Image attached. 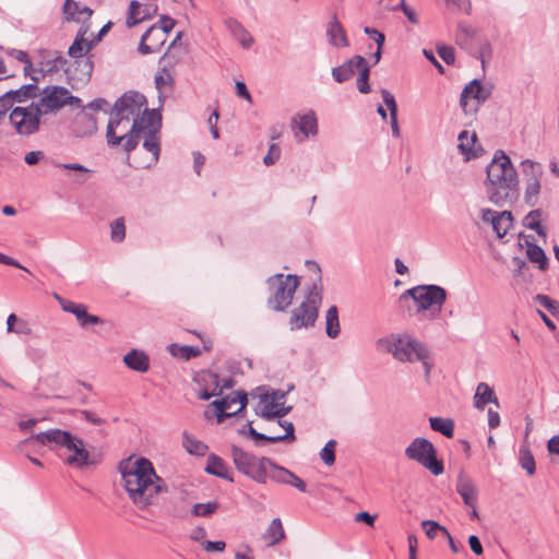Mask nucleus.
I'll return each mask as SVG.
<instances>
[{
  "instance_id": "obj_1",
  "label": "nucleus",
  "mask_w": 559,
  "mask_h": 559,
  "mask_svg": "<svg viewBox=\"0 0 559 559\" xmlns=\"http://www.w3.org/2000/svg\"><path fill=\"white\" fill-rule=\"evenodd\" d=\"M123 488L131 501L144 510L155 503L162 492L167 491L165 480L159 477L146 457L130 456L119 463Z\"/></svg>"
},
{
  "instance_id": "obj_2",
  "label": "nucleus",
  "mask_w": 559,
  "mask_h": 559,
  "mask_svg": "<svg viewBox=\"0 0 559 559\" xmlns=\"http://www.w3.org/2000/svg\"><path fill=\"white\" fill-rule=\"evenodd\" d=\"M159 127L160 115L155 109H145L142 119H135L131 124L122 141L123 150L130 153L143 139V150L147 153L144 157H139L138 154L133 155L132 160L135 168H148L157 163L160 154Z\"/></svg>"
},
{
  "instance_id": "obj_3",
  "label": "nucleus",
  "mask_w": 559,
  "mask_h": 559,
  "mask_svg": "<svg viewBox=\"0 0 559 559\" xmlns=\"http://www.w3.org/2000/svg\"><path fill=\"white\" fill-rule=\"evenodd\" d=\"M486 192L491 203L503 206L515 201L519 197L518 173L509 156L502 151H496L486 168Z\"/></svg>"
},
{
  "instance_id": "obj_4",
  "label": "nucleus",
  "mask_w": 559,
  "mask_h": 559,
  "mask_svg": "<svg viewBox=\"0 0 559 559\" xmlns=\"http://www.w3.org/2000/svg\"><path fill=\"white\" fill-rule=\"evenodd\" d=\"M146 108V98L138 92H129L118 98L111 109L107 126L106 138L109 146H117L122 143L126 134L116 135L117 128L123 122L130 124L135 119H142Z\"/></svg>"
},
{
  "instance_id": "obj_5",
  "label": "nucleus",
  "mask_w": 559,
  "mask_h": 559,
  "mask_svg": "<svg viewBox=\"0 0 559 559\" xmlns=\"http://www.w3.org/2000/svg\"><path fill=\"white\" fill-rule=\"evenodd\" d=\"M380 343L384 346L386 352L391 353L399 361H421L425 369V376L429 377L432 369L430 352L420 341L408 334H403L391 335L385 340H381Z\"/></svg>"
},
{
  "instance_id": "obj_6",
  "label": "nucleus",
  "mask_w": 559,
  "mask_h": 559,
  "mask_svg": "<svg viewBox=\"0 0 559 559\" xmlns=\"http://www.w3.org/2000/svg\"><path fill=\"white\" fill-rule=\"evenodd\" d=\"M447 290L439 285H417L403 292L399 301L404 302L413 299L418 312L430 310L432 316H438L447 301Z\"/></svg>"
},
{
  "instance_id": "obj_7",
  "label": "nucleus",
  "mask_w": 559,
  "mask_h": 559,
  "mask_svg": "<svg viewBox=\"0 0 559 559\" xmlns=\"http://www.w3.org/2000/svg\"><path fill=\"white\" fill-rule=\"evenodd\" d=\"M270 292L267 305L277 312L285 311L293 301L294 295L299 286L297 275H284L282 273L270 276L266 280Z\"/></svg>"
},
{
  "instance_id": "obj_8",
  "label": "nucleus",
  "mask_w": 559,
  "mask_h": 559,
  "mask_svg": "<svg viewBox=\"0 0 559 559\" xmlns=\"http://www.w3.org/2000/svg\"><path fill=\"white\" fill-rule=\"evenodd\" d=\"M322 301L321 278L313 283L305 300L292 310L290 330L307 329L313 326L318 319V309Z\"/></svg>"
},
{
  "instance_id": "obj_9",
  "label": "nucleus",
  "mask_w": 559,
  "mask_h": 559,
  "mask_svg": "<svg viewBox=\"0 0 559 559\" xmlns=\"http://www.w3.org/2000/svg\"><path fill=\"white\" fill-rule=\"evenodd\" d=\"M231 459L237 471L258 484L267 481L269 464L272 460L264 456H255L237 445H231Z\"/></svg>"
},
{
  "instance_id": "obj_10",
  "label": "nucleus",
  "mask_w": 559,
  "mask_h": 559,
  "mask_svg": "<svg viewBox=\"0 0 559 559\" xmlns=\"http://www.w3.org/2000/svg\"><path fill=\"white\" fill-rule=\"evenodd\" d=\"M407 459L417 462L432 475L439 476L444 472L443 462L437 459V450L426 438H415L405 449Z\"/></svg>"
},
{
  "instance_id": "obj_11",
  "label": "nucleus",
  "mask_w": 559,
  "mask_h": 559,
  "mask_svg": "<svg viewBox=\"0 0 559 559\" xmlns=\"http://www.w3.org/2000/svg\"><path fill=\"white\" fill-rule=\"evenodd\" d=\"M40 98L36 104L43 115L56 112L66 105L82 108V100L73 96L67 87L49 85L40 93Z\"/></svg>"
},
{
  "instance_id": "obj_12",
  "label": "nucleus",
  "mask_w": 559,
  "mask_h": 559,
  "mask_svg": "<svg viewBox=\"0 0 559 559\" xmlns=\"http://www.w3.org/2000/svg\"><path fill=\"white\" fill-rule=\"evenodd\" d=\"M41 116V111L33 102L29 106L13 108L9 120L19 135L28 136L39 130Z\"/></svg>"
},
{
  "instance_id": "obj_13",
  "label": "nucleus",
  "mask_w": 559,
  "mask_h": 559,
  "mask_svg": "<svg viewBox=\"0 0 559 559\" xmlns=\"http://www.w3.org/2000/svg\"><path fill=\"white\" fill-rule=\"evenodd\" d=\"M175 21L169 16H162L158 25H152L141 37L139 52L147 55L157 51L165 43L167 34L174 28Z\"/></svg>"
},
{
  "instance_id": "obj_14",
  "label": "nucleus",
  "mask_w": 559,
  "mask_h": 559,
  "mask_svg": "<svg viewBox=\"0 0 559 559\" xmlns=\"http://www.w3.org/2000/svg\"><path fill=\"white\" fill-rule=\"evenodd\" d=\"M491 95V88L485 86L480 80L474 79L462 91L460 106L466 115L476 114Z\"/></svg>"
},
{
  "instance_id": "obj_15",
  "label": "nucleus",
  "mask_w": 559,
  "mask_h": 559,
  "mask_svg": "<svg viewBox=\"0 0 559 559\" xmlns=\"http://www.w3.org/2000/svg\"><path fill=\"white\" fill-rule=\"evenodd\" d=\"M522 170L526 177L524 200L530 206L537 204L540 192V178L544 174L543 166L531 159L522 162Z\"/></svg>"
},
{
  "instance_id": "obj_16",
  "label": "nucleus",
  "mask_w": 559,
  "mask_h": 559,
  "mask_svg": "<svg viewBox=\"0 0 559 559\" xmlns=\"http://www.w3.org/2000/svg\"><path fill=\"white\" fill-rule=\"evenodd\" d=\"M247 402L245 392H236L233 396L213 401L211 406L216 409L217 421L222 423L226 418L238 415L246 407Z\"/></svg>"
},
{
  "instance_id": "obj_17",
  "label": "nucleus",
  "mask_w": 559,
  "mask_h": 559,
  "mask_svg": "<svg viewBox=\"0 0 559 559\" xmlns=\"http://www.w3.org/2000/svg\"><path fill=\"white\" fill-rule=\"evenodd\" d=\"M199 381H202L206 384L204 389L199 391V399L207 401L212 396H218L223 393L224 389H230L234 385L233 378H226L223 380V383H219L218 376L211 371H203L199 374Z\"/></svg>"
},
{
  "instance_id": "obj_18",
  "label": "nucleus",
  "mask_w": 559,
  "mask_h": 559,
  "mask_svg": "<svg viewBox=\"0 0 559 559\" xmlns=\"http://www.w3.org/2000/svg\"><path fill=\"white\" fill-rule=\"evenodd\" d=\"M56 299L59 301L62 310L66 312H70L75 316L82 328H87L90 325L98 324L102 320L99 317L87 313V308L83 304H75L71 300L64 299L59 295H55Z\"/></svg>"
},
{
  "instance_id": "obj_19",
  "label": "nucleus",
  "mask_w": 559,
  "mask_h": 559,
  "mask_svg": "<svg viewBox=\"0 0 559 559\" xmlns=\"http://www.w3.org/2000/svg\"><path fill=\"white\" fill-rule=\"evenodd\" d=\"M157 11L156 4H142L136 0H132L129 4L128 17L126 21L127 26L133 27L134 25L151 19Z\"/></svg>"
},
{
  "instance_id": "obj_20",
  "label": "nucleus",
  "mask_w": 559,
  "mask_h": 559,
  "mask_svg": "<svg viewBox=\"0 0 559 559\" xmlns=\"http://www.w3.org/2000/svg\"><path fill=\"white\" fill-rule=\"evenodd\" d=\"M171 59L173 56L167 51L160 59L163 67L155 74L154 82L159 93H162L166 87L173 90L174 78L171 72L168 70V67H174L176 61H173Z\"/></svg>"
},
{
  "instance_id": "obj_21",
  "label": "nucleus",
  "mask_w": 559,
  "mask_h": 559,
  "mask_svg": "<svg viewBox=\"0 0 559 559\" xmlns=\"http://www.w3.org/2000/svg\"><path fill=\"white\" fill-rule=\"evenodd\" d=\"M456 491L462 497L464 503L474 508L477 501V491L473 480L463 472H461L456 479Z\"/></svg>"
},
{
  "instance_id": "obj_22",
  "label": "nucleus",
  "mask_w": 559,
  "mask_h": 559,
  "mask_svg": "<svg viewBox=\"0 0 559 559\" xmlns=\"http://www.w3.org/2000/svg\"><path fill=\"white\" fill-rule=\"evenodd\" d=\"M69 438V431L61 429H49L39 433L32 435L25 442L35 441L41 445L55 444L61 447L63 441Z\"/></svg>"
},
{
  "instance_id": "obj_23",
  "label": "nucleus",
  "mask_w": 559,
  "mask_h": 559,
  "mask_svg": "<svg viewBox=\"0 0 559 559\" xmlns=\"http://www.w3.org/2000/svg\"><path fill=\"white\" fill-rule=\"evenodd\" d=\"M365 58L362 56L356 55L352 59L345 61L343 64L332 69V76L337 83H343L349 80L355 69L359 66H364Z\"/></svg>"
},
{
  "instance_id": "obj_24",
  "label": "nucleus",
  "mask_w": 559,
  "mask_h": 559,
  "mask_svg": "<svg viewBox=\"0 0 559 559\" xmlns=\"http://www.w3.org/2000/svg\"><path fill=\"white\" fill-rule=\"evenodd\" d=\"M329 44L334 47H347L349 45L344 27L336 14H333L326 28Z\"/></svg>"
},
{
  "instance_id": "obj_25",
  "label": "nucleus",
  "mask_w": 559,
  "mask_h": 559,
  "mask_svg": "<svg viewBox=\"0 0 559 559\" xmlns=\"http://www.w3.org/2000/svg\"><path fill=\"white\" fill-rule=\"evenodd\" d=\"M123 362L128 368L134 370L136 372H146L150 368V359L148 356L139 349H131L123 357Z\"/></svg>"
},
{
  "instance_id": "obj_26",
  "label": "nucleus",
  "mask_w": 559,
  "mask_h": 559,
  "mask_svg": "<svg viewBox=\"0 0 559 559\" xmlns=\"http://www.w3.org/2000/svg\"><path fill=\"white\" fill-rule=\"evenodd\" d=\"M205 472L216 477L234 481L229 467L225 461L215 454H210L207 456Z\"/></svg>"
},
{
  "instance_id": "obj_27",
  "label": "nucleus",
  "mask_w": 559,
  "mask_h": 559,
  "mask_svg": "<svg viewBox=\"0 0 559 559\" xmlns=\"http://www.w3.org/2000/svg\"><path fill=\"white\" fill-rule=\"evenodd\" d=\"M226 27L233 37L243 47L249 48L253 44V37L250 33L235 19H228L225 22Z\"/></svg>"
},
{
  "instance_id": "obj_28",
  "label": "nucleus",
  "mask_w": 559,
  "mask_h": 559,
  "mask_svg": "<svg viewBox=\"0 0 559 559\" xmlns=\"http://www.w3.org/2000/svg\"><path fill=\"white\" fill-rule=\"evenodd\" d=\"M63 14L67 21L80 22L81 17L86 15V20H91L93 10L86 5L80 7L78 2L73 0H66L63 3Z\"/></svg>"
},
{
  "instance_id": "obj_29",
  "label": "nucleus",
  "mask_w": 559,
  "mask_h": 559,
  "mask_svg": "<svg viewBox=\"0 0 559 559\" xmlns=\"http://www.w3.org/2000/svg\"><path fill=\"white\" fill-rule=\"evenodd\" d=\"M459 150L465 156V159L476 158L478 157L477 151L474 148L477 142V135L475 132L469 134L466 130L462 131L459 134Z\"/></svg>"
},
{
  "instance_id": "obj_30",
  "label": "nucleus",
  "mask_w": 559,
  "mask_h": 559,
  "mask_svg": "<svg viewBox=\"0 0 559 559\" xmlns=\"http://www.w3.org/2000/svg\"><path fill=\"white\" fill-rule=\"evenodd\" d=\"M31 78L33 80V83L25 84L17 90H11L7 92L10 95V97L14 100V103H22L27 99L35 98L37 96L39 92V88L37 86L38 78L35 75H32Z\"/></svg>"
},
{
  "instance_id": "obj_31",
  "label": "nucleus",
  "mask_w": 559,
  "mask_h": 559,
  "mask_svg": "<svg viewBox=\"0 0 559 559\" xmlns=\"http://www.w3.org/2000/svg\"><path fill=\"white\" fill-rule=\"evenodd\" d=\"M488 403H495L498 405V399L495 391L485 382L478 383L474 395V404L478 409H484Z\"/></svg>"
},
{
  "instance_id": "obj_32",
  "label": "nucleus",
  "mask_w": 559,
  "mask_h": 559,
  "mask_svg": "<svg viewBox=\"0 0 559 559\" xmlns=\"http://www.w3.org/2000/svg\"><path fill=\"white\" fill-rule=\"evenodd\" d=\"M94 69V63L91 57H85L74 60L73 76L80 83H86L90 81Z\"/></svg>"
},
{
  "instance_id": "obj_33",
  "label": "nucleus",
  "mask_w": 559,
  "mask_h": 559,
  "mask_svg": "<svg viewBox=\"0 0 559 559\" xmlns=\"http://www.w3.org/2000/svg\"><path fill=\"white\" fill-rule=\"evenodd\" d=\"M73 453L70 454L66 459V463L70 466L82 468L84 466H87L91 464L90 462V453L85 449L84 442L81 439V445L76 444V447L72 451Z\"/></svg>"
},
{
  "instance_id": "obj_34",
  "label": "nucleus",
  "mask_w": 559,
  "mask_h": 559,
  "mask_svg": "<svg viewBox=\"0 0 559 559\" xmlns=\"http://www.w3.org/2000/svg\"><path fill=\"white\" fill-rule=\"evenodd\" d=\"M263 538L267 542V546H274L285 538V531L281 519L276 518L271 521L263 534Z\"/></svg>"
},
{
  "instance_id": "obj_35",
  "label": "nucleus",
  "mask_w": 559,
  "mask_h": 559,
  "mask_svg": "<svg viewBox=\"0 0 559 559\" xmlns=\"http://www.w3.org/2000/svg\"><path fill=\"white\" fill-rule=\"evenodd\" d=\"M512 213L509 211H503L496 215L491 224L499 238H502L507 235L508 230L512 227Z\"/></svg>"
},
{
  "instance_id": "obj_36",
  "label": "nucleus",
  "mask_w": 559,
  "mask_h": 559,
  "mask_svg": "<svg viewBox=\"0 0 559 559\" xmlns=\"http://www.w3.org/2000/svg\"><path fill=\"white\" fill-rule=\"evenodd\" d=\"M325 332L331 338L337 337L341 332L338 310L336 306H331L326 311Z\"/></svg>"
},
{
  "instance_id": "obj_37",
  "label": "nucleus",
  "mask_w": 559,
  "mask_h": 559,
  "mask_svg": "<svg viewBox=\"0 0 559 559\" xmlns=\"http://www.w3.org/2000/svg\"><path fill=\"white\" fill-rule=\"evenodd\" d=\"M93 47L94 44L91 39H80V37L75 36L74 41L69 47L68 53L73 59L85 58Z\"/></svg>"
},
{
  "instance_id": "obj_38",
  "label": "nucleus",
  "mask_w": 559,
  "mask_h": 559,
  "mask_svg": "<svg viewBox=\"0 0 559 559\" xmlns=\"http://www.w3.org/2000/svg\"><path fill=\"white\" fill-rule=\"evenodd\" d=\"M429 423L433 431L440 432L447 438L453 437L454 421L451 418L430 417Z\"/></svg>"
},
{
  "instance_id": "obj_39",
  "label": "nucleus",
  "mask_w": 559,
  "mask_h": 559,
  "mask_svg": "<svg viewBox=\"0 0 559 559\" xmlns=\"http://www.w3.org/2000/svg\"><path fill=\"white\" fill-rule=\"evenodd\" d=\"M168 350L173 356L180 357L186 360H189L201 355V349L197 346L178 345L176 343L170 344L168 346Z\"/></svg>"
},
{
  "instance_id": "obj_40",
  "label": "nucleus",
  "mask_w": 559,
  "mask_h": 559,
  "mask_svg": "<svg viewBox=\"0 0 559 559\" xmlns=\"http://www.w3.org/2000/svg\"><path fill=\"white\" fill-rule=\"evenodd\" d=\"M298 128L305 136L316 135L318 132L316 114L313 111H309L308 114L299 116Z\"/></svg>"
},
{
  "instance_id": "obj_41",
  "label": "nucleus",
  "mask_w": 559,
  "mask_h": 559,
  "mask_svg": "<svg viewBox=\"0 0 559 559\" xmlns=\"http://www.w3.org/2000/svg\"><path fill=\"white\" fill-rule=\"evenodd\" d=\"M290 473L292 472L289 469L280 466L272 461V464H269L267 468V479L286 485L290 479Z\"/></svg>"
},
{
  "instance_id": "obj_42",
  "label": "nucleus",
  "mask_w": 559,
  "mask_h": 559,
  "mask_svg": "<svg viewBox=\"0 0 559 559\" xmlns=\"http://www.w3.org/2000/svg\"><path fill=\"white\" fill-rule=\"evenodd\" d=\"M183 447L190 454L199 456L204 455L209 449V447L204 442L194 439L187 432L183 433Z\"/></svg>"
},
{
  "instance_id": "obj_43",
  "label": "nucleus",
  "mask_w": 559,
  "mask_h": 559,
  "mask_svg": "<svg viewBox=\"0 0 559 559\" xmlns=\"http://www.w3.org/2000/svg\"><path fill=\"white\" fill-rule=\"evenodd\" d=\"M528 259L534 262L538 263V266L542 271L546 270L548 267V259L544 252V250L534 243H530L527 246L526 250Z\"/></svg>"
},
{
  "instance_id": "obj_44",
  "label": "nucleus",
  "mask_w": 559,
  "mask_h": 559,
  "mask_svg": "<svg viewBox=\"0 0 559 559\" xmlns=\"http://www.w3.org/2000/svg\"><path fill=\"white\" fill-rule=\"evenodd\" d=\"M542 216L540 210H532L523 219V225L532 230H535L539 236L545 237L546 231L540 226L539 218Z\"/></svg>"
},
{
  "instance_id": "obj_45",
  "label": "nucleus",
  "mask_w": 559,
  "mask_h": 559,
  "mask_svg": "<svg viewBox=\"0 0 559 559\" xmlns=\"http://www.w3.org/2000/svg\"><path fill=\"white\" fill-rule=\"evenodd\" d=\"M278 425L285 429V433L284 435H271L270 442L276 443V442H282V441H288V442L295 441L296 437H295V428H294L293 423L278 419Z\"/></svg>"
},
{
  "instance_id": "obj_46",
  "label": "nucleus",
  "mask_w": 559,
  "mask_h": 559,
  "mask_svg": "<svg viewBox=\"0 0 559 559\" xmlns=\"http://www.w3.org/2000/svg\"><path fill=\"white\" fill-rule=\"evenodd\" d=\"M219 508V503L217 501H209L206 503H195L191 509V514L193 516H211L215 513Z\"/></svg>"
},
{
  "instance_id": "obj_47",
  "label": "nucleus",
  "mask_w": 559,
  "mask_h": 559,
  "mask_svg": "<svg viewBox=\"0 0 559 559\" xmlns=\"http://www.w3.org/2000/svg\"><path fill=\"white\" fill-rule=\"evenodd\" d=\"M357 70H359V75L356 80L357 88L361 94H367L370 92V85H369L370 69H369V66L367 64V61L365 60L364 66H359L357 68Z\"/></svg>"
},
{
  "instance_id": "obj_48",
  "label": "nucleus",
  "mask_w": 559,
  "mask_h": 559,
  "mask_svg": "<svg viewBox=\"0 0 559 559\" xmlns=\"http://www.w3.org/2000/svg\"><path fill=\"white\" fill-rule=\"evenodd\" d=\"M126 238V224L123 217H118L110 224V239L114 242H121Z\"/></svg>"
},
{
  "instance_id": "obj_49",
  "label": "nucleus",
  "mask_w": 559,
  "mask_h": 559,
  "mask_svg": "<svg viewBox=\"0 0 559 559\" xmlns=\"http://www.w3.org/2000/svg\"><path fill=\"white\" fill-rule=\"evenodd\" d=\"M335 449L336 441L332 439L329 440L320 451V459L325 465L331 466L335 463Z\"/></svg>"
},
{
  "instance_id": "obj_50",
  "label": "nucleus",
  "mask_w": 559,
  "mask_h": 559,
  "mask_svg": "<svg viewBox=\"0 0 559 559\" xmlns=\"http://www.w3.org/2000/svg\"><path fill=\"white\" fill-rule=\"evenodd\" d=\"M520 464L523 469L527 472L528 475H533L535 473V460L533 454L528 449H520Z\"/></svg>"
},
{
  "instance_id": "obj_51",
  "label": "nucleus",
  "mask_w": 559,
  "mask_h": 559,
  "mask_svg": "<svg viewBox=\"0 0 559 559\" xmlns=\"http://www.w3.org/2000/svg\"><path fill=\"white\" fill-rule=\"evenodd\" d=\"M535 300L546 308L552 316L559 313V302L557 300L551 299L547 295L538 294L535 296Z\"/></svg>"
},
{
  "instance_id": "obj_52",
  "label": "nucleus",
  "mask_w": 559,
  "mask_h": 559,
  "mask_svg": "<svg viewBox=\"0 0 559 559\" xmlns=\"http://www.w3.org/2000/svg\"><path fill=\"white\" fill-rule=\"evenodd\" d=\"M421 526H423L427 537L430 539H433L437 536V532L442 533V528H445L444 526H441L437 521H432V520L423 521Z\"/></svg>"
},
{
  "instance_id": "obj_53",
  "label": "nucleus",
  "mask_w": 559,
  "mask_h": 559,
  "mask_svg": "<svg viewBox=\"0 0 559 559\" xmlns=\"http://www.w3.org/2000/svg\"><path fill=\"white\" fill-rule=\"evenodd\" d=\"M381 96H382L383 103L385 104V106L388 107V109L390 111V116L397 115V104H396L394 95L390 91L382 88Z\"/></svg>"
},
{
  "instance_id": "obj_54",
  "label": "nucleus",
  "mask_w": 559,
  "mask_h": 559,
  "mask_svg": "<svg viewBox=\"0 0 559 559\" xmlns=\"http://www.w3.org/2000/svg\"><path fill=\"white\" fill-rule=\"evenodd\" d=\"M248 428V430L246 431V428L243 427L241 430H239V433L240 435H245V433H248V436L250 438H252L255 443L258 444L259 441H267L270 442V438L271 436H267V435H264V433H261V432H258L253 427H252V423L249 421L246 426Z\"/></svg>"
},
{
  "instance_id": "obj_55",
  "label": "nucleus",
  "mask_w": 559,
  "mask_h": 559,
  "mask_svg": "<svg viewBox=\"0 0 559 559\" xmlns=\"http://www.w3.org/2000/svg\"><path fill=\"white\" fill-rule=\"evenodd\" d=\"M76 122L78 123H85L86 128H87V131L90 133H93L97 129L95 117L92 114H88V112H85V111H82V112H80L78 115Z\"/></svg>"
},
{
  "instance_id": "obj_56",
  "label": "nucleus",
  "mask_w": 559,
  "mask_h": 559,
  "mask_svg": "<svg viewBox=\"0 0 559 559\" xmlns=\"http://www.w3.org/2000/svg\"><path fill=\"white\" fill-rule=\"evenodd\" d=\"M11 55L17 59L19 61L23 62L25 64L24 67V73L25 75H28L31 74V72L33 71V64L28 58V55L27 52L23 51V50H15L13 49Z\"/></svg>"
},
{
  "instance_id": "obj_57",
  "label": "nucleus",
  "mask_w": 559,
  "mask_h": 559,
  "mask_svg": "<svg viewBox=\"0 0 559 559\" xmlns=\"http://www.w3.org/2000/svg\"><path fill=\"white\" fill-rule=\"evenodd\" d=\"M438 55L447 64H453L455 61L454 48L450 46H439Z\"/></svg>"
},
{
  "instance_id": "obj_58",
  "label": "nucleus",
  "mask_w": 559,
  "mask_h": 559,
  "mask_svg": "<svg viewBox=\"0 0 559 559\" xmlns=\"http://www.w3.org/2000/svg\"><path fill=\"white\" fill-rule=\"evenodd\" d=\"M399 8L403 11V13L406 15L407 20L411 23H413V24L418 23V17H417L415 10L413 8H411L409 5H407L404 0H401L399 5L393 7L392 9L396 10Z\"/></svg>"
},
{
  "instance_id": "obj_59",
  "label": "nucleus",
  "mask_w": 559,
  "mask_h": 559,
  "mask_svg": "<svg viewBox=\"0 0 559 559\" xmlns=\"http://www.w3.org/2000/svg\"><path fill=\"white\" fill-rule=\"evenodd\" d=\"M280 155H281L280 146L276 144H271L269 147L267 154L263 158V163L266 166L273 165L280 158Z\"/></svg>"
},
{
  "instance_id": "obj_60",
  "label": "nucleus",
  "mask_w": 559,
  "mask_h": 559,
  "mask_svg": "<svg viewBox=\"0 0 559 559\" xmlns=\"http://www.w3.org/2000/svg\"><path fill=\"white\" fill-rule=\"evenodd\" d=\"M14 100L8 93L0 96V121L4 118L7 112L13 107Z\"/></svg>"
},
{
  "instance_id": "obj_61",
  "label": "nucleus",
  "mask_w": 559,
  "mask_h": 559,
  "mask_svg": "<svg viewBox=\"0 0 559 559\" xmlns=\"http://www.w3.org/2000/svg\"><path fill=\"white\" fill-rule=\"evenodd\" d=\"M290 409H292L290 406L284 407V406L278 405L274 413L265 412L263 414V418L266 420H273L275 418L281 419L282 417L286 416L290 412Z\"/></svg>"
},
{
  "instance_id": "obj_62",
  "label": "nucleus",
  "mask_w": 559,
  "mask_h": 559,
  "mask_svg": "<svg viewBox=\"0 0 559 559\" xmlns=\"http://www.w3.org/2000/svg\"><path fill=\"white\" fill-rule=\"evenodd\" d=\"M202 547L205 551H223L226 547L225 542L217 540V542H211V540H204L202 542Z\"/></svg>"
},
{
  "instance_id": "obj_63",
  "label": "nucleus",
  "mask_w": 559,
  "mask_h": 559,
  "mask_svg": "<svg viewBox=\"0 0 559 559\" xmlns=\"http://www.w3.org/2000/svg\"><path fill=\"white\" fill-rule=\"evenodd\" d=\"M364 32H365V34L369 35L376 41L377 46H383L384 45L385 37L378 29L371 28V27L367 26V27L364 28Z\"/></svg>"
},
{
  "instance_id": "obj_64",
  "label": "nucleus",
  "mask_w": 559,
  "mask_h": 559,
  "mask_svg": "<svg viewBox=\"0 0 559 559\" xmlns=\"http://www.w3.org/2000/svg\"><path fill=\"white\" fill-rule=\"evenodd\" d=\"M547 450L550 454L559 455V435H556L548 440Z\"/></svg>"
}]
</instances>
